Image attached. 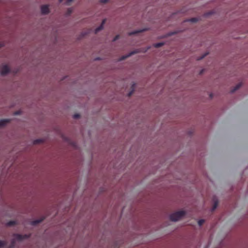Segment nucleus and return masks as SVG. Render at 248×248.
<instances>
[{
  "label": "nucleus",
  "mask_w": 248,
  "mask_h": 248,
  "mask_svg": "<svg viewBox=\"0 0 248 248\" xmlns=\"http://www.w3.org/2000/svg\"><path fill=\"white\" fill-rule=\"evenodd\" d=\"M6 244V242L4 241L0 240V248L5 246Z\"/></svg>",
  "instance_id": "13"
},
{
  "label": "nucleus",
  "mask_w": 248,
  "mask_h": 248,
  "mask_svg": "<svg viewBox=\"0 0 248 248\" xmlns=\"http://www.w3.org/2000/svg\"><path fill=\"white\" fill-rule=\"evenodd\" d=\"M44 219V218H41V219H36L33 221H32L31 222V224L32 225H36L43 221V220Z\"/></svg>",
  "instance_id": "6"
},
{
  "label": "nucleus",
  "mask_w": 248,
  "mask_h": 248,
  "mask_svg": "<svg viewBox=\"0 0 248 248\" xmlns=\"http://www.w3.org/2000/svg\"><path fill=\"white\" fill-rule=\"evenodd\" d=\"M43 142V140H41V139H37V140H36L34 141L33 142V143L36 144H38V143H41Z\"/></svg>",
  "instance_id": "15"
},
{
  "label": "nucleus",
  "mask_w": 248,
  "mask_h": 248,
  "mask_svg": "<svg viewBox=\"0 0 248 248\" xmlns=\"http://www.w3.org/2000/svg\"><path fill=\"white\" fill-rule=\"evenodd\" d=\"M208 54V53H205L204 55H203L202 57H200L198 59V60H202V59L203 58H204Z\"/></svg>",
  "instance_id": "19"
},
{
  "label": "nucleus",
  "mask_w": 248,
  "mask_h": 248,
  "mask_svg": "<svg viewBox=\"0 0 248 248\" xmlns=\"http://www.w3.org/2000/svg\"><path fill=\"white\" fill-rule=\"evenodd\" d=\"M217 205H218V202L217 201L215 202L213 206L212 209V211H214L216 209V208L217 206Z\"/></svg>",
  "instance_id": "11"
},
{
  "label": "nucleus",
  "mask_w": 248,
  "mask_h": 248,
  "mask_svg": "<svg viewBox=\"0 0 248 248\" xmlns=\"http://www.w3.org/2000/svg\"><path fill=\"white\" fill-rule=\"evenodd\" d=\"M108 0H100V1L102 3H106Z\"/></svg>",
  "instance_id": "22"
},
{
  "label": "nucleus",
  "mask_w": 248,
  "mask_h": 248,
  "mask_svg": "<svg viewBox=\"0 0 248 248\" xmlns=\"http://www.w3.org/2000/svg\"><path fill=\"white\" fill-rule=\"evenodd\" d=\"M9 71L10 69L9 67L7 65H5L1 67V74L2 75H5L7 74H8L9 72Z\"/></svg>",
  "instance_id": "3"
},
{
  "label": "nucleus",
  "mask_w": 248,
  "mask_h": 248,
  "mask_svg": "<svg viewBox=\"0 0 248 248\" xmlns=\"http://www.w3.org/2000/svg\"><path fill=\"white\" fill-rule=\"evenodd\" d=\"M105 22H106V19L103 20L102 24L95 30V33H97L98 31H101V30L103 29V25L105 23Z\"/></svg>",
  "instance_id": "5"
},
{
  "label": "nucleus",
  "mask_w": 248,
  "mask_h": 248,
  "mask_svg": "<svg viewBox=\"0 0 248 248\" xmlns=\"http://www.w3.org/2000/svg\"><path fill=\"white\" fill-rule=\"evenodd\" d=\"M119 37V35H116L115 38H114L113 39V41H115L116 40H117Z\"/></svg>",
  "instance_id": "21"
},
{
  "label": "nucleus",
  "mask_w": 248,
  "mask_h": 248,
  "mask_svg": "<svg viewBox=\"0 0 248 248\" xmlns=\"http://www.w3.org/2000/svg\"><path fill=\"white\" fill-rule=\"evenodd\" d=\"M164 45V43H156L154 45V46L155 47H156V48H158V47H160L161 46H163Z\"/></svg>",
  "instance_id": "10"
},
{
  "label": "nucleus",
  "mask_w": 248,
  "mask_h": 248,
  "mask_svg": "<svg viewBox=\"0 0 248 248\" xmlns=\"http://www.w3.org/2000/svg\"><path fill=\"white\" fill-rule=\"evenodd\" d=\"M10 120L9 119H2L0 120V126H3L6 125V124L9 123Z\"/></svg>",
  "instance_id": "7"
},
{
  "label": "nucleus",
  "mask_w": 248,
  "mask_h": 248,
  "mask_svg": "<svg viewBox=\"0 0 248 248\" xmlns=\"http://www.w3.org/2000/svg\"><path fill=\"white\" fill-rule=\"evenodd\" d=\"M136 52H135V51H132L131 52V53H129V55H126V56H123L122 58L121 59V60H124L125 59H126V58L128 57L129 56L136 53Z\"/></svg>",
  "instance_id": "9"
},
{
  "label": "nucleus",
  "mask_w": 248,
  "mask_h": 248,
  "mask_svg": "<svg viewBox=\"0 0 248 248\" xmlns=\"http://www.w3.org/2000/svg\"><path fill=\"white\" fill-rule=\"evenodd\" d=\"M133 91H131L130 92H129L128 93V96H130L133 94Z\"/></svg>",
  "instance_id": "23"
},
{
  "label": "nucleus",
  "mask_w": 248,
  "mask_h": 248,
  "mask_svg": "<svg viewBox=\"0 0 248 248\" xmlns=\"http://www.w3.org/2000/svg\"><path fill=\"white\" fill-rule=\"evenodd\" d=\"M74 118L78 119L80 117V115L79 114H75L73 116Z\"/></svg>",
  "instance_id": "18"
},
{
  "label": "nucleus",
  "mask_w": 248,
  "mask_h": 248,
  "mask_svg": "<svg viewBox=\"0 0 248 248\" xmlns=\"http://www.w3.org/2000/svg\"><path fill=\"white\" fill-rule=\"evenodd\" d=\"M19 113V111H16L15 112V114H18Z\"/></svg>",
  "instance_id": "24"
},
{
  "label": "nucleus",
  "mask_w": 248,
  "mask_h": 248,
  "mask_svg": "<svg viewBox=\"0 0 248 248\" xmlns=\"http://www.w3.org/2000/svg\"><path fill=\"white\" fill-rule=\"evenodd\" d=\"M30 237V235L27 234L22 235L19 234H16L15 235V238L16 240L22 241L24 239H27Z\"/></svg>",
  "instance_id": "2"
},
{
  "label": "nucleus",
  "mask_w": 248,
  "mask_h": 248,
  "mask_svg": "<svg viewBox=\"0 0 248 248\" xmlns=\"http://www.w3.org/2000/svg\"><path fill=\"white\" fill-rule=\"evenodd\" d=\"M15 224H16V221H10L7 223V225L9 226H14Z\"/></svg>",
  "instance_id": "12"
},
{
  "label": "nucleus",
  "mask_w": 248,
  "mask_h": 248,
  "mask_svg": "<svg viewBox=\"0 0 248 248\" xmlns=\"http://www.w3.org/2000/svg\"><path fill=\"white\" fill-rule=\"evenodd\" d=\"M186 213L184 211H179L170 215V218L171 221H176L184 216Z\"/></svg>",
  "instance_id": "1"
},
{
  "label": "nucleus",
  "mask_w": 248,
  "mask_h": 248,
  "mask_svg": "<svg viewBox=\"0 0 248 248\" xmlns=\"http://www.w3.org/2000/svg\"><path fill=\"white\" fill-rule=\"evenodd\" d=\"M60 1L61 2H62V1H63V0H60Z\"/></svg>",
  "instance_id": "26"
},
{
  "label": "nucleus",
  "mask_w": 248,
  "mask_h": 248,
  "mask_svg": "<svg viewBox=\"0 0 248 248\" xmlns=\"http://www.w3.org/2000/svg\"><path fill=\"white\" fill-rule=\"evenodd\" d=\"M41 12L43 14H47L49 12L48 6L47 5H43L41 8Z\"/></svg>",
  "instance_id": "4"
},
{
  "label": "nucleus",
  "mask_w": 248,
  "mask_h": 248,
  "mask_svg": "<svg viewBox=\"0 0 248 248\" xmlns=\"http://www.w3.org/2000/svg\"><path fill=\"white\" fill-rule=\"evenodd\" d=\"M198 19L196 17L191 18L188 20L189 21H190L191 22H196L198 21Z\"/></svg>",
  "instance_id": "14"
},
{
  "label": "nucleus",
  "mask_w": 248,
  "mask_h": 248,
  "mask_svg": "<svg viewBox=\"0 0 248 248\" xmlns=\"http://www.w3.org/2000/svg\"><path fill=\"white\" fill-rule=\"evenodd\" d=\"M142 31H132V32H131L129 33V34L130 35H133V34H137L138 33H139V32H141Z\"/></svg>",
  "instance_id": "16"
},
{
  "label": "nucleus",
  "mask_w": 248,
  "mask_h": 248,
  "mask_svg": "<svg viewBox=\"0 0 248 248\" xmlns=\"http://www.w3.org/2000/svg\"><path fill=\"white\" fill-rule=\"evenodd\" d=\"M73 0H66V4L67 5H69L70 3L73 1Z\"/></svg>",
  "instance_id": "20"
},
{
  "label": "nucleus",
  "mask_w": 248,
  "mask_h": 248,
  "mask_svg": "<svg viewBox=\"0 0 248 248\" xmlns=\"http://www.w3.org/2000/svg\"><path fill=\"white\" fill-rule=\"evenodd\" d=\"M241 86V84L238 83L237 85H236V86L233 89H232L231 90V92L234 93L235 91H236L238 89H239Z\"/></svg>",
  "instance_id": "8"
},
{
  "label": "nucleus",
  "mask_w": 248,
  "mask_h": 248,
  "mask_svg": "<svg viewBox=\"0 0 248 248\" xmlns=\"http://www.w3.org/2000/svg\"><path fill=\"white\" fill-rule=\"evenodd\" d=\"M2 46V44L0 43V47Z\"/></svg>",
  "instance_id": "25"
},
{
  "label": "nucleus",
  "mask_w": 248,
  "mask_h": 248,
  "mask_svg": "<svg viewBox=\"0 0 248 248\" xmlns=\"http://www.w3.org/2000/svg\"><path fill=\"white\" fill-rule=\"evenodd\" d=\"M204 222V219H200L198 221V225L201 226H202Z\"/></svg>",
  "instance_id": "17"
}]
</instances>
